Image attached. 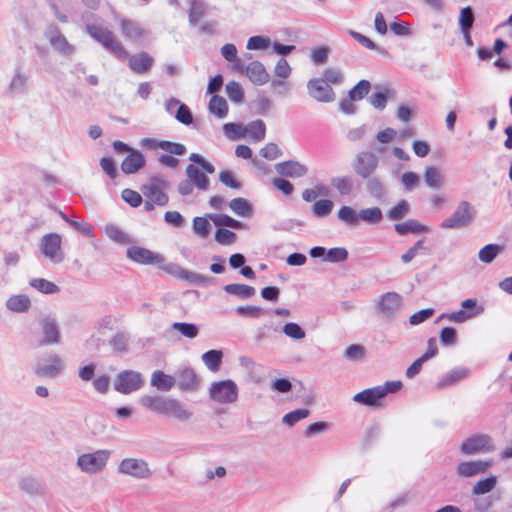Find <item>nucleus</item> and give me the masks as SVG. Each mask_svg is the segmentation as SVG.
<instances>
[{"instance_id": "obj_1", "label": "nucleus", "mask_w": 512, "mask_h": 512, "mask_svg": "<svg viewBox=\"0 0 512 512\" xmlns=\"http://www.w3.org/2000/svg\"><path fill=\"white\" fill-rule=\"evenodd\" d=\"M189 159L192 163L186 167L187 178L199 190H208L210 181L206 174H213L215 172L214 166L197 153H192Z\"/></svg>"}, {"instance_id": "obj_2", "label": "nucleus", "mask_w": 512, "mask_h": 512, "mask_svg": "<svg viewBox=\"0 0 512 512\" xmlns=\"http://www.w3.org/2000/svg\"><path fill=\"white\" fill-rule=\"evenodd\" d=\"M87 32L93 39L101 43L117 57L122 59H126L128 57L127 50L118 40L113 31L107 27L92 24L87 26Z\"/></svg>"}, {"instance_id": "obj_3", "label": "nucleus", "mask_w": 512, "mask_h": 512, "mask_svg": "<svg viewBox=\"0 0 512 512\" xmlns=\"http://www.w3.org/2000/svg\"><path fill=\"white\" fill-rule=\"evenodd\" d=\"M166 183L159 178H152L150 182L142 187V192L146 197L144 207L147 211L154 209V206H165L168 203V195L164 192Z\"/></svg>"}, {"instance_id": "obj_4", "label": "nucleus", "mask_w": 512, "mask_h": 512, "mask_svg": "<svg viewBox=\"0 0 512 512\" xmlns=\"http://www.w3.org/2000/svg\"><path fill=\"white\" fill-rule=\"evenodd\" d=\"M147 143L152 149H161L170 155L164 154L159 157V162L169 168H176L179 165V160L173 155H184L187 151L186 147L181 143L170 141H157L154 139L147 140Z\"/></svg>"}, {"instance_id": "obj_5", "label": "nucleus", "mask_w": 512, "mask_h": 512, "mask_svg": "<svg viewBox=\"0 0 512 512\" xmlns=\"http://www.w3.org/2000/svg\"><path fill=\"white\" fill-rule=\"evenodd\" d=\"M209 395L218 403H233L238 398V388L232 380H222L211 384Z\"/></svg>"}, {"instance_id": "obj_6", "label": "nucleus", "mask_w": 512, "mask_h": 512, "mask_svg": "<svg viewBox=\"0 0 512 512\" xmlns=\"http://www.w3.org/2000/svg\"><path fill=\"white\" fill-rule=\"evenodd\" d=\"M110 456L108 450H97L93 453L82 454L78 457V466L87 473H96L102 470Z\"/></svg>"}, {"instance_id": "obj_7", "label": "nucleus", "mask_w": 512, "mask_h": 512, "mask_svg": "<svg viewBox=\"0 0 512 512\" xmlns=\"http://www.w3.org/2000/svg\"><path fill=\"white\" fill-rule=\"evenodd\" d=\"M473 219L471 205L467 201H461L455 212L441 223L444 229L461 228L468 225Z\"/></svg>"}, {"instance_id": "obj_8", "label": "nucleus", "mask_w": 512, "mask_h": 512, "mask_svg": "<svg viewBox=\"0 0 512 512\" xmlns=\"http://www.w3.org/2000/svg\"><path fill=\"white\" fill-rule=\"evenodd\" d=\"M143 384L141 374L136 371L126 370L117 375L114 388L122 394H129L138 390Z\"/></svg>"}, {"instance_id": "obj_9", "label": "nucleus", "mask_w": 512, "mask_h": 512, "mask_svg": "<svg viewBox=\"0 0 512 512\" xmlns=\"http://www.w3.org/2000/svg\"><path fill=\"white\" fill-rule=\"evenodd\" d=\"M461 452L465 455H471L481 452H488L494 449L492 439L485 434H476L469 437L461 444Z\"/></svg>"}, {"instance_id": "obj_10", "label": "nucleus", "mask_w": 512, "mask_h": 512, "mask_svg": "<svg viewBox=\"0 0 512 512\" xmlns=\"http://www.w3.org/2000/svg\"><path fill=\"white\" fill-rule=\"evenodd\" d=\"M309 95L318 102H332L335 99V93L324 79L314 78L311 79L307 84Z\"/></svg>"}, {"instance_id": "obj_11", "label": "nucleus", "mask_w": 512, "mask_h": 512, "mask_svg": "<svg viewBox=\"0 0 512 512\" xmlns=\"http://www.w3.org/2000/svg\"><path fill=\"white\" fill-rule=\"evenodd\" d=\"M401 304L402 299L398 293L387 292L379 299L377 313L383 318L390 319L400 310Z\"/></svg>"}, {"instance_id": "obj_12", "label": "nucleus", "mask_w": 512, "mask_h": 512, "mask_svg": "<svg viewBox=\"0 0 512 512\" xmlns=\"http://www.w3.org/2000/svg\"><path fill=\"white\" fill-rule=\"evenodd\" d=\"M377 165L378 159L376 155L365 151L357 154L353 163V169L360 177L368 178L375 172Z\"/></svg>"}, {"instance_id": "obj_13", "label": "nucleus", "mask_w": 512, "mask_h": 512, "mask_svg": "<svg viewBox=\"0 0 512 512\" xmlns=\"http://www.w3.org/2000/svg\"><path fill=\"white\" fill-rule=\"evenodd\" d=\"M62 238L57 233H50L43 236L41 240L42 253L53 262H60L63 259L61 252Z\"/></svg>"}, {"instance_id": "obj_14", "label": "nucleus", "mask_w": 512, "mask_h": 512, "mask_svg": "<svg viewBox=\"0 0 512 512\" xmlns=\"http://www.w3.org/2000/svg\"><path fill=\"white\" fill-rule=\"evenodd\" d=\"M127 256L134 262L144 265H161L163 263V257L160 254L139 246L128 248Z\"/></svg>"}, {"instance_id": "obj_15", "label": "nucleus", "mask_w": 512, "mask_h": 512, "mask_svg": "<svg viewBox=\"0 0 512 512\" xmlns=\"http://www.w3.org/2000/svg\"><path fill=\"white\" fill-rule=\"evenodd\" d=\"M119 30L121 35L131 42H139L146 35L145 29L138 22L128 18H121L119 20Z\"/></svg>"}, {"instance_id": "obj_16", "label": "nucleus", "mask_w": 512, "mask_h": 512, "mask_svg": "<svg viewBox=\"0 0 512 512\" xmlns=\"http://www.w3.org/2000/svg\"><path fill=\"white\" fill-rule=\"evenodd\" d=\"M119 469L122 473L137 478H146L150 475L147 463L143 460L134 458L124 459L121 462Z\"/></svg>"}, {"instance_id": "obj_17", "label": "nucleus", "mask_w": 512, "mask_h": 512, "mask_svg": "<svg viewBox=\"0 0 512 512\" xmlns=\"http://www.w3.org/2000/svg\"><path fill=\"white\" fill-rule=\"evenodd\" d=\"M383 398V392L379 386L365 389L353 396L355 402L365 406H380Z\"/></svg>"}, {"instance_id": "obj_18", "label": "nucleus", "mask_w": 512, "mask_h": 512, "mask_svg": "<svg viewBox=\"0 0 512 512\" xmlns=\"http://www.w3.org/2000/svg\"><path fill=\"white\" fill-rule=\"evenodd\" d=\"M490 466V461H465L458 464L457 473L461 477H473L486 472Z\"/></svg>"}, {"instance_id": "obj_19", "label": "nucleus", "mask_w": 512, "mask_h": 512, "mask_svg": "<svg viewBox=\"0 0 512 512\" xmlns=\"http://www.w3.org/2000/svg\"><path fill=\"white\" fill-rule=\"evenodd\" d=\"M277 172L286 177L299 178L306 175L307 167L297 161H285L276 165Z\"/></svg>"}, {"instance_id": "obj_20", "label": "nucleus", "mask_w": 512, "mask_h": 512, "mask_svg": "<svg viewBox=\"0 0 512 512\" xmlns=\"http://www.w3.org/2000/svg\"><path fill=\"white\" fill-rule=\"evenodd\" d=\"M154 63V59L147 52H140L129 58V67L138 74L148 72Z\"/></svg>"}, {"instance_id": "obj_21", "label": "nucleus", "mask_w": 512, "mask_h": 512, "mask_svg": "<svg viewBox=\"0 0 512 512\" xmlns=\"http://www.w3.org/2000/svg\"><path fill=\"white\" fill-rule=\"evenodd\" d=\"M145 158L143 154L137 150H131L121 163V169L125 174H133L143 168Z\"/></svg>"}, {"instance_id": "obj_22", "label": "nucleus", "mask_w": 512, "mask_h": 512, "mask_svg": "<svg viewBox=\"0 0 512 512\" xmlns=\"http://www.w3.org/2000/svg\"><path fill=\"white\" fill-rule=\"evenodd\" d=\"M170 399L158 395H147L141 398V403L150 411L165 416Z\"/></svg>"}, {"instance_id": "obj_23", "label": "nucleus", "mask_w": 512, "mask_h": 512, "mask_svg": "<svg viewBox=\"0 0 512 512\" xmlns=\"http://www.w3.org/2000/svg\"><path fill=\"white\" fill-rule=\"evenodd\" d=\"M246 75L255 85H263L269 80L265 67L258 61L250 62L246 66Z\"/></svg>"}, {"instance_id": "obj_24", "label": "nucleus", "mask_w": 512, "mask_h": 512, "mask_svg": "<svg viewBox=\"0 0 512 512\" xmlns=\"http://www.w3.org/2000/svg\"><path fill=\"white\" fill-rule=\"evenodd\" d=\"M395 231L399 235H406V234H422V233H428L430 231L429 227L426 225L421 224L415 219H409L402 223H397L394 226Z\"/></svg>"}, {"instance_id": "obj_25", "label": "nucleus", "mask_w": 512, "mask_h": 512, "mask_svg": "<svg viewBox=\"0 0 512 512\" xmlns=\"http://www.w3.org/2000/svg\"><path fill=\"white\" fill-rule=\"evenodd\" d=\"M243 134L244 138H249L254 142L262 141L266 135V126L261 120L252 121L244 126Z\"/></svg>"}, {"instance_id": "obj_26", "label": "nucleus", "mask_w": 512, "mask_h": 512, "mask_svg": "<svg viewBox=\"0 0 512 512\" xmlns=\"http://www.w3.org/2000/svg\"><path fill=\"white\" fill-rule=\"evenodd\" d=\"M175 378L165 374L161 370L154 371L151 375V385L159 391H169L175 385Z\"/></svg>"}, {"instance_id": "obj_27", "label": "nucleus", "mask_w": 512, "mask_h": 512, "mask_svg": "<svg viewBox=\"0 0 512 512\" xmlns=\"http://www.w3.org/2000/svg\"><path fill=\"white\" fill-rule=\"evenodd\" d=\"M43 333V344H56L59 342L60 334L57 325L52 320L45 319L41 323Z\"/></svg>"}, {"instance_id": "obj_28", "label": "nucleus", "mask_w": 512, "mask_h": 512, "mask_svg": "<svg viewBox=\"0 0 512 512\" xmlns=\"http://www.w3.org/2000/svg\"><path fill=\"white\" fill-rule=\"evenodd\" d=\"M6 306L10 311L23 313L29 310L31 301L27 295L19 294L11 296L7 300Z\"/></svg>"}, {"instance_id": "obj_29", "label": "nucleus", "mask_w": 512, "mask_h": 512, "mask_svg": "<svg viewBox=\"0 0 512 512\" xmlns=\"http://www.w3.org/2000/svg\"><path fill=\"white\" fill-rule=\"evenodd\" d=\"M48 364L40 366L36 369L35 373L39 376H56L62 370V361L60 357L54 355L49 358Z\"/></svg>"}, {"instance_id": "obj_30", "label": "nucleus", "mask_w": 512, "mask_h": 512, "mask_svg": "<svg viewBox=\"0 0 512 512\" xmlns=\"http://www.w3.org/2000/svg\"><path fill=\"white\" fill-rule=\"evenodd\" d=\"M165 416L186 421L190 418L191 413L184 408L180 401L171 398Z\"/></svg>"}, {"instance_id": "obj_31", "label": "nucleus", "mask_w": 512, "mask_h": 512, "mask_svg": "<svg viewBox=\"0 0 512 512\" xmlns=\"http://www.w3.org/2000/svg\"><path fill=\"white\" fill-rule=\"evenodd\" d=\"M424 180L426 185L432 189H438L443 185V176L440 170L434 166L425 168Z\"/></svg>"}, {"instance_id": "obj_32", "label": "nucleus", "mask_w": 512, "mask_h": 512, "mask_svg": "<svg viewBox=\"0 0 512 512\" xmlns=\"http://www.w3.org/2000/svg\"><path fill=\"white\" fill-rule=\"evenodd\" d=\"M209 218L219 228L242 229L244 227L243 223L226 214H209Z\"/></svg>"}, {"instance_id": "obj_33", "label": "nucleus", "mask_w": 512, "mask_h": 512, "mask_svg": "<svg viewBox=\"0 0 512 512\" xmlns=\"http://www.w3.org/2000/svg\"><path fill=\"white\" fill-rule=\"evenodd\" d=\"M222 357V351L209 350L202 355V360L210 371L217 372L220 369Z\"/></svg>"}, {"instance_id": "obj_34", "label": "nucleus", "mask_w": 512, "mask_h": 512, "mask_svg": "<svg viewBox=\"0 0 512 512\" xmlns=\"http://www.w3.org/2000/svg\"><path fill=\"white\" fill-rule=\"evenodd\" d=\"M199 379L192 369H185L180 374L179 386L182 390H196Z\"/></svg>"}, {"instance_id": "obj_35", "label": "nucleus", "mask_w": 512, "mask_h": 512, "mask_svg": "<svg viewBox=\"0 0 512 512\" xmlns=\"http://www.w3.org/2000/svg\"><path fill=\"white\" fill-rule=\"evenodd\" d=\"M474 23V15L470 7H465L460 12L459 24L462 33L465 35L467 41H470V29Z\"/></svg>"}, {"instance_id": "obj_36", "label": "nucleus", "mask_w": 512, "mask_h": 512, "mask_svg": "<svg viewBox=\"0 0 512 512\" xmlns=\"http://www.w3.org/2000/svg\"><path fill=\"white\" fill-rule=\"evenodd\" d=\"M29 285L43 294H55L59 292V287L44 278H33L29 281Z\"/></svg>"}, {"instance_id": "obj_37", "label": "nucleus", "mask_w": 512, "mask_h": 512, "mask_svg": "<svg viewBox=\"0 0 512 512\" xmlns=\"http://www.w3.org/2000/svg\"><path fill=\"white\" fill-rule=\"evenodd\" d=\"M206 12V5L202 0H191L189 2L188 17L192 24L198 23Z\"/></svg>"}, {"instance_id": "obj_38", "label": "nucleus", "mask_w": 512, "mask_h": 512, "mask_svg": "<svg viewBox=\"0 0 512 512\" xmlns=\"http://www.w3.org/2000/svg\"><path fill=\"white\" fill-rule=\"evenodd\" d=\"M209 110L219 118H223L228 113V105L223 97L213 95L209 101Z\"/></svg>"}, {"instance_id": "obj_39", "label": "nucleus", "mask_w": 512, "mask_h": 512, "mask_svg": "<svg viewBox=\"0 0 512 512\" xmlns=\"http://www.w3.org/2000/svg\"><path fill=\"white\" fill-rule=\"evenodd\" d=\"M497 483V478L495 476H490L484 479L478 480L474 486L472 487L473 495H482L489 493L492 491Z\"/></svg>"}, {"instance_id": "obj_40", "label": "nucleus", "mask_w": 512, "mask_h": 512, "mask_svg": "<svg viewBox=\"0 0 512 512\" xmlns=\"http://www.w3.org/2000/svg\"><path fill=\"white\" fill-rule=\"evenodd\" d=\"M211 219L209 218V214H206L203 217H195L193 218V230L194 232L202 237L206 238L210 234L211 231Z\"/></svg>"}, {"instance_id": "obj_41", "label": "nucleus", "mask_w": 512, "mask_h": 512, "mask_svg": "<svg viewBox=\"0 0 512 512\" xmlns=\"http://www.w3.org/2000/svg\"><path fill=\"white\" fill-rule=\"evenodd\" d=\"M229 207L238 216L248 217L251 214V206L244 198H234L230 201Z\"/></svg>"}, {"instance_id": "obj_42", "label": "nucleus", "mask_w": 512, "mask_h": 512, "mask_svg": "<svg viewBox=\"0 0 512 512\" xmlns=\"http://www.w3.org/2000/svg\"><path fill=\"white\" fill-rule=\"evenodd\" d=\"M371 84L368 80H360L350 91L349 98L351 100L360 101L370 91Z\"/></svg>"}, {"instance_id": "obj_43", "label": "nucleus", "mask_w": 512, "mask_h": 512, "mask_svg": "<svg viewBox=\"0 0 512 512\" xmlns=\"http://www.w3.org/2000/svg\"><path fill=\"white\" fill-rule=\"evenodd\" d=\"M358 217L362 221H365V222L371 223V224H375V223H379L382 220L383 215H382V211L380 208L371 207V208L362 209L359 212Z\"/></svg>"}, {"instance_id": "obj_44", "label": "nucleus", "mask_w": 512, "mask_h": 512, "mask_svg": "<svg viewBox=\"0 0 512 512\" xmlns=\"http://www.w3.org/2000/svg\"><path fill=\"white\" fill-rule=\"evenodd\" d=\"M409 211V203L406 200H401L387 212V217L390 220H400L405 217Z\"/></svg>"}, {"instance_id": "obj_45", "label": "nucleus", "mask_w": 512, "mask_h": 512, "mask_svg": "<svg viewBox=\"0 0 512 512\" xmlns=\"http://www.w3.org/2000/svg\"><path fill=\"white\" fill-rule=\"evenodd\" d=\"M225 290L231 294L239 295L243 298L251 297L255 294V289L246 284H228Z\"/></svg>"}, {"instance_id": "obj_46", "label": "nucleus", "mask_w": 512, "mask_h": 512, "mask_svg": "<svg viewBox=\"0 0 512 512\" xmlns=\"http://www.w3.org/2000/svg\"><path fill=\"white\" fill-rule=\"evenodd\" d=\"M172 328L189 339L195 338L199 332L198 327L192 323L175 322L172 324Z\"/></svg>"}, {"instance_id": "obj_47", "label": "nucleus", "mask_w": 512, "mask_h": 512, "mask_svg": "<svg viewBox=\"0 0 512 512\" xmlns=\"http://www.w3.org/2000/svg\"><path fill=\"white\" fill-rule=\"evenodd\" d=\"M500 251V247L494 244L484 246L478 254L480 261L484 263L492 262Z\"/></svg>"}, {"instance_id": "obj_48", "label": "nucleus", "mask_w": 512, "mask_h": 512, "mask_svg": "<svg viewBox=\"0 0 512 512\" xmlns=\"http://www.w3.org/2000/svg\"><path fill=\"white\" fill-rule=\"evenodd\" d=\"M310 411L308 409H296L294 411L289 412L283 417V423L293 426L298 421L305 419L309 416Z\"/></svg>"}, {"instance_id": "obj_49", "label": "nucleus", "mask_w": 512, "mask_h": 512, "mask_svg": "<svg viewBox=\"0 0 512 512\" xmlns=\"http://www.w3.org/2000/svg\"><path fill=\"white\" fill-rule=\"evenodd\" d=\"M215 240L221 245H231L236 241V234L225 228H219L215 232Z\"/></svg>"}, {"instance_id": "obj_50", "label": "nucleus", "mask_w": 512, "mask_h": 512, "mask_svg": "<svg viewBox=\"0 0 512 512\" xmlns=\"http://www.w3.org/2000/svg\"><path fill=\"white\" fill-rule=\"evenodd\" d=\"M348 252L345 248L335 247L326 252L325 261L328 262H343L347 259Z\"/></svg>"}, {"instance_id": "obj_51", "label": "nucleus", "mask_w": 512, "mask_h": 512, "mask_svg": "<svg viewBox=\"0 0 512 512\" xmlns=\"http://www.w3.org/2000/svg\"><path fill=\"white\" fill-rule=\"evenodd\" d=\"M332 208L333 202L331 200L321 199L313 205V213L317 217H324L331 212Z\"/></svg>"}, {"instance_id": "obj_52", "label": "nucleus", "mask_w": 512, "mask_h": 512, "mask_svg": "<svg viewBox=\"0 0 512 512\" xmlns=\"http://www.w3.org/2000/svg\"><path fill=\"white\" fill-rule=\"evenodd\" d=\"M338 217L350 225L357 224L359 217L358 214L349 206H343L338 211Z\"/></svg>"}, {"instance_id": "obj_53", "label": "nucleus", "mask_w": 512, "mask_h": 512, "mask_svg": "<svg viewBox=\"0 0 512 512\" xmlns=\"http://www.w3.org/2000/svg\"><path fill=\"white\" fill-rule=\"evenodd\" d=\"M328 84H339L343 80V73L340 69L329 67L324 70L323 78Z\"/></svg>"}, {"instance_id": "obj_54", "label": "nucleus", "mask_w": 512, "mask_h": 512, "mask_svg": "<svg viewBox=\"0 0 512 512\" xmlns=\"http://www.w3.org/2000/svg\"><path fill=\"white\" fill-rule=\"evenodd\" d=\"M123 200L132 207H138L142 203V196L137 191L132 189H124L122 191Z\"/></svg>"}, {"instance_id": "obj_55", "label": "nucleus", "mask_w": 512, "mask_h": 512, "mask_svg": "<svg viewBox=\"0 0 512 512\" xmlns=\"http://www.w3.org/2000/svg\"><path fill=\"white\" fill-rule=\"evenodd\" d=\"M220 181L227 187L233 189H239L241 187L240 182L236 179L234 173L229 170H224L219 173Z\"/></svg>"}, {"instance_id": "obj_56", "label": "nucleus", "mask_w": 512, "mask_h": 512, "mask_svg": "<svg viewBox=\"0 0 512 512\" xmlns=\"http://www.w3.org/2000/svg\"><path fill=\"white\" fill-rule=\"evenodd\" d=\"M327 194V189L324 186H316L315 188L305 189L302 192V198L306 202H313L319 195Z\"/></svg>"}, {"instance_id": "obj_57", "label": "nucleus", "mask_w": 512, "mask_h": 512, "mask_svg": "<svg viewBox=\"0 0 512 512\" xmlns=\"http://www.w3.org/2000/svg\"><path fill=\"white\" fill-rule=\"evenodd\" d=\"M283 332L294 339H303L305 337L303 329L298 324L292 322L284 325Z\"/></svg>"}, {"instance_id": "obj_58", "label": "nucleus", "mask_w": 512, "mask_h": 512, "mask_svg": "<svg viewBox=\"0 0 512 512\" xmlns=\"http://www.w3.org/2000/svg\"><path fill=\"white\" fill-rule=\"evenodd\" d=\"M479 313V311H465V310H458L455 311L447 316V318L455 323H462L466 320L476 316Z\"/></svg>"}, {"instance_id": "obj_59", "label": "nucleus", "mask_w": 512, "mask_h": 512, "mask_svg": "<svg viewBox=\"0 0 512 512\" xmlns=\"http://www.w3.org/2000/svg\"><path fill=\"white\" fill-rule=\"evenodd\" d=\"M51 42L57 49H59L64 54H70L73 51V47L69 44L67 39L61 34L55 35Z\"/></svg>"}, {"instance_id": "obj_60", "label": "nucleus", "mask_w": 512, "mask_h": 512, "mask_svg": "<svg viewBox=\"0 0 512 512\" xmlns=\"http://www.w3.org/2000/svg\"><path fill=\"white\" fill-rule=\"evenodd\" d=\"M433 314L434 310L432 308L423 309L411 315L409 322L411 325H418L431 318Z\"/></svg>"}, {"instance_id": "obj_61", "label": "nucleus", "mask_w": 512, "mask_h": 512, "mask_svg": "<svg viewBox=\"0 0 512 512\" xmlns=\"http://www.w3.org/2000/svg\"><path fill=\"white\" fill-rule=\"evenodd\" d=\"M364 347L359 344H352L347 347L344 352V355L347 359L355 361L359 360L364 356Z\"/></svg>"}, {"instance_id": "obj_62", "label": "nucleus", "mask_w": 512, "mask_h": 512, "mask_svg": "<svg viewBox=\"0 0 512 512\" xmlns=\"http://www.w3.org/2000/svg\"><path fill=\"white\" fill-rule=\"evenodd\" d=\"M389 93V90L386 89L385 92H376L373 93L370 97V103L371 105L376 109H384L387 103V95Z\"/></svg>"}, {"instance_id": "obj_63", "label": "nucleus", "mask_w": 512, "mask_h": 512, "mask_svg": "<svg viewBox=\"0 0 512 512\" xmlns=\"http://www.w3.org/2000/svg\"><path fill=\"white\" fill-rule=\"evenodd\" d=\"M226 91L229 98L233 101H241L243 98V91L239 83L237 82H229L226 85Z\"/></svg>"}, {"instance_id": "obj_64", "label": "nucleus", "mask_w": 512, "mask_h": 512, "mask_svg": "<svg viewBox=\"0 0 512 512\" xmlns=\"http://www.w3.org/2000/svg\"><path fill=\"white\" fill-rule=\"evenodd\" d=\"M440 341L443 345H452L456 341V330L453 327H444L440 331Z\"/></svg>"}]
</instances>
